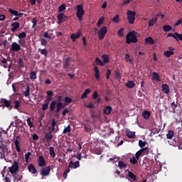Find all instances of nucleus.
<instances>
[{
  "instance_id": "nucleus-1",
  "label": "nucleus",
  "mask_w": 182,
  "mask_h": 182,
  "mask_svg": "<svg viewBox=\"0 0 182 182\" xmlns=\"http://www.w3.org/2000/svg\"><path fill=\"white\" fill-rule=\"evenodd\" d=\"M137 36H136V31H129L126 36V43H137Z\"/></svg>"
},
{
  "instance_id": "nucleus-2",
  "label": "nucleus",
  "mask_w": 182,
  "mask_h": 182,
  "mask_svg": "<svg viewBox=\"0 0 182 182\" xmlns=\"http://www.w3.org/2000/svg\"><path fill=\"white\" fill-rule=\"evenodd\" d=\"M55 126H56V121H55V119H53L51 120V129L50 127H48L49 132L45 134V139L46 140H52L53 139V135H52V133L55 132Z\"/></svg>"
},
{
  "instance_id": "nucleus-3",
  "label": "nucleus",
  "mask_w": 182,
  "mask_h": 182,
  "mask_svg": "<svg viewBox=\"0 0 182 182\" xmlns=\"http://www.w3.org/2000/svg\"><path fill=\"white\" fill-rule=\"evenodd\" d=\"M77 13L76 16L80 21H82L83 15H85V10H83V5L79 4L76 6Z\"/></svg>"
},
{
  "instance_id": "nucleus-4",
  "label": "nucleus",
  "mask_w": 182,
  "mask_h": 182,
  "mask_svg": "<svg viewBox=\"0 0 182 182\" xmlns=\"http://www.w3.org/2000/svg\"><path fill=\"white\" fill-rule=\"evenodd\" d=\"M127 20L129 23L133 24L134 23V20L136 19V13L132 10H128L127 13Z\"/></svg>"
},
{
  "instance_id": "nucleus-5",
  "label": "nucleus",
  "mask_w": 182,
  "mask_h": 182,
  "mask_svg": "<svg viewBox=\"0 0 182 182\" xmlns=\"http://www.w3.org/2000/svg\"><path fill=\"white\" fill-rule=\"evenodd\" d=\"M106 33H107V27L104 26L100 29V31L97 32L100 41H103V39H105Z\"/></svg>"
},
{
  "instance_id": "nucleus-6",
  "label": "nucleus",
  "mask_w": 182,
  "mask_h": 182,
  "mask_svg": "<svg viewBox=\"0 0 182 182\" xmlns=\"http://www.w3.org/2000/svg\"><path fill=\"white\" fill-rule=\"evenodd\" d=\"M9 170L11 174H14L16 171H18L19 170V164L18 161H14V164L9 167Z\"/></svg>"
},
{
  "instance_id": "nucleus-7",
  "label": "nucleus",
  "mask_w": 182,
  "mask_h": 182,
  "mask_svg": "<svg viewBox=\"0 0 182 182\" xmlns=\"http://www.w3.org/2000/svg\"><path fill=\"white\" fill-rule=\"evenodd\" d=\"M50 173V166H46V168H43L40 171V174L43 176V177H46L47 176H49V173Z\"/></svg>"
},
{
  "instance_id": "nucleus-8",
  "label": "nucleus",
  "mask_w": 182,
  "mask_h": 182,
  "mask_svg": "<svg viewBox=\"0 0 182 182\" xmlns=\"http://www.w3.org/2000/svg\"><path fill=\"white\" fill-rule=\"evenodd\" d=\"M10 50L14 52H19V50H21V45L18 44L16 42L12 43Z\"/></svg>"
},
{
  "instance_id": "nucleus-9",
  "label": "nucleus",
  "mask_w": 182,
  "mask_h": 182,
  "mask_svg": "<svg viewBox=\"0 0 182 182\" xmlns=\"http://www.w3.org/2000/svg\"><path fill=\"white\" fill-rule=\"evenodd\" d=\"M78 167H80V162L79 161H76L75 162H73V161H70L68 165V168H78Z\"/></svg>"
},
{
  "instance_id": "nucleus-10",
  "label": "nucleus",
  "mask_w": 182,
  "mask_h": 182,
  "mask_svg": "<svg viewBox=\"0 0 182 182\" xmlns=\"http://www.w3.org/2000/svg\"><path fill=\"white\" fill-rule=\"evenodd\" d=\"M58 21V24L60 25V23H63L65 21H66L68 16H65L63 13H60L57 16Z\"/></svg>"
},
{
  "instance_id": "nucleus-11",
  "label": "nucleus",
  "mask_w": 182,
  "mask_h": 182,
  "mask_svg": "<svg viewBox=\"0 0 182 182\" xmlns=\"http://www.w3.org/2000/svg\"><path fill=\"white\" fill-rule=\"evenodd\" d=\"M137 179V176L134 175V173L132 171L128 172V180L129 181H134L136 182Z\"/></svg>"
},
{
  "instance_id": "nucleus-12",
  "label": "nucleus",
  "mask_w": 182,
  "mask_h": 182,
  "mask_svg": "<svg viewBox=\"0 0 182 182\" xmlns=\"http://www.w3.org/2000/svg\"><path fill=\"white\" fill-rule=\"evenodd\" d=\"M38 164L39 167H43V166H46V161H45V158H43V156H39Z\"/></svg>"
},
{
  "instance_id": "nucleus-13",
  "label": "nucleus",
  "mask_w": 182,
  "mask_h": 182,
  "mask_svg": "<svg viewBox=\"0 0 182 182\" xmlns=\"http://www.w3.org/2000/svg\"><path fill=\"white\" fill-rule=\"evenodd\" d=\"M162 92L166 95H168L170 93V87L167 84H162L161 85Z\"/></svg>"
},
{
  "instance_id": "nucleus-14",
  "label": "nucleus",
  "mask_w": 182,
  "mask_h": 182,
  "mask_svg": "<svg viewBox=\"0 0 182 182\" xmlns=\"http://www.w3.org/2000/svg\"><path fill=\"white\" fill-rule=\"evenodd\" d=\"M19 23L18 22H14L13 23H11V32H16V30L17 29H19Z\"/></svg>"
},
{
  "instance_id": "nucleus-15",
  "label": "nucleus",
  "mask_w": 182,
  "mask_h": 182,
  "mask_svg": "<svg viewBox=\"0 0 182 182\" xmlns=\"http://www.w3.org/2000/svg\"><path fill=\"white\" fill-rule=\"evenodd\" d=\"M70 58H66L63 60V65L64 69H68V68L70 66Z\"/></svg>"
},
{
  "instance_id": "nucleus-16",
  "label": "nucleus",
  "mask_w": 182,
  "mask_h": 182,
  "mask_svg": "<svg viewBox=\"0 0 182 182\" xmlns=\"http://www.w3.org/2000/svg\"><path fill=\"white\" fill-rule=\"evenodd\" d=\"M151 80H156V82H161V79H160V75L156 72L152 73Z\"/></svg>"
},
{
  "instance_id": "nucleus-17",
  "label": "nucleus",
  "mask_w": 182,
  "mask_h": 182,
  "mask_svg": "<svg viewBox=\"0 0 182 182\" xmlns=\"http://www.w3.org/2000/svg\"><path fill=\"white\" fill-rule=\"evenodd\" d=\"M28 170L32 174H36V168L33 164H29L28 166Z\"/></svg>"
},
{
  "instance_id": "nucleus-18",
  "label": "nucleus",
  "mask_w": 182,
  "mask_h": 182,
  "mask_svg": "<svg viewBox=\"0 0 182 182\" xmlns=\"http://www.w3.org/2000/svg\"><path fill=\"white\" fill-rule=\"evenodd\" d=\"M79 38H80V31H78L77 33H73L70 36V38L72 39V41H73V42H75V41H76V39Z\"/></svg>"
},
{
  "instance_id": "nucleus-19",
  "label": "nucleus",
  "mask_w": 182,
  "mask_h": 182,
  "mask_svg": "<svg viewBox=\"0 0 182 182\" xmlns=\"http://www.w3.org/2000/svg\"><path fill=\"white\" fill-rule=\"evenodd\" d=\"M30 92H31V87H29V85H26V91H23L22 94L26 97H29V96H31Z\"/></svg>"
},
{
  "instance_id": "nucleus-20",
  "label": "nucleus",
  "mask_w": 182,
  "mask_h": 182,
  "mask_svg": "<svg viewBox=\"0 0 182 182\" xmlns=\"http://www.w3.org/2000/svg\"><path fill=\"white\" fill-rule=\"evenodd\" d=\"M126 134L129 139H134L136 137V132L132 131H127Z\"/></svg>"
},
{
  "instance_id": "nucleus-21",
  "label": "nucleus",
  "mask_w": 182,
  "mask_h": 182,
  "mask_svg": "<svg viewBox=\"0 0 182 182\" xmlns=\"http://www.w3.org/2000/svg\"><path fill=\"white\" fill-rule=\"evenodd\" d=\"M112 110H113V109H112V107L108 105L104 108L103 113L104 114H109V113H112Z\"/></svg>"
},
{
  "instance_id": "nucleus-22",
  "label": "nucleus",
  "mask_w": 182,
  "mask_h": 182,
  "mask_svg": "<svg viewBox=\"0 0 182 182\" xmlns=\"http://www.w3.org/2000/svg\"><path fill=\"white\" fill-rule=\"evenodd\" d=\"M1 102H2L3 105H4V106L6 107H11V105H12L11 101H8V100H6L5 98L1 99Z\"/></svg>"
},
{
  "instance_id": "nucleus-23",
  "label": "nucleus",
  "mask_w": 182,
  "mask_h": 182,
  "mask_svg": "<svg viewBox=\"0 0 182 182\" xmlns=\"http://www.w3.org/2000/svg\"><path fill=\"white\" fill-rule=\"evenodd\" d=\"M18 139H19V136H16V139L14 141V144L16 146V151H18V153H20L21 147L19 146V141L18 140Z\"/></svg>"
},
{
  "instance_id": "nucleus-24",
  "label": "nucleus",
  "mask_w": 182,
  "mask_h": 182,
  "mask_svg": "<svg viewBox=\"0 0 182 182\" xmlns=\"http://www.w3.org/2000/svg\"><path fill=\"white\" fill-rule=\"evenodd\" d=\"M95 76L97 80H99L100 79V74L99 72V68H97V66L95 67Z\"/></svg>"
},
{
  "instance_id": "nucleus-25",
  "label": "nucleus",
  "mask_w": 182,
  "mask_h": 182,
  "mask_svg": "<svg viewBox=\"0 0 182 182\" xmlns=\"http://www.w3.org/2000/svg\"><path fill=\"white\" fill-rule=\"evenodd\" d=\"M145 43H148V45H154L155 42L153 40V38L148 37L145 39Z\"/></svg>"
},
{
  "instance_id": "nucleus-26",
  "label": "nucleus",
  "mask_w": 182,
  "mask_h": 182,
  "mask_svg": "<svg viewBox=\"0 0 182 182\" xmlns=\"http://www.w3.org/2000/svg\"><path fill=\"white\" fill-rule=\"evenodd\" d=\"M127 87H129V89H133L134 86H136V83H134V81H128L126 84Z\"/></svg>"
},
{
  "instance_id": "nucleus-27",
  "label": "nucleus",
  "mask_w": 182,
  "mask_h": 182,
  "mask_svg": "<svg viewBox=\"0 0 182 182\" xmlns=\"http://www.w3.org/2000/svg\"><path fill=\"white\" fill-rule=\"evenodd\" d=\"M173 137H174V131L169 130L166 134V139L170 140L173 139Z\"/></svg>"
},
{
  "instance_id": "nucleus-28",
  "label": "nucleus",
  "mask_w": 182,
  "mask_h": 182,
  "mask_svg": "<svg viewBox=\"0 0 182 182\" xmlns=\"http://www.w3.org/2000/svg\"><path fill=\"white\" fill-rule=\"evenodd\" d=\"M49 153L50 156H51L53 159H55V157L56 156V154H55V148H53V146H50L49 148Z\"/></svg>"
},
{
  "instance_id": "nucleus-29",
  "label": "nucleus",
  "mask_w": 182,
  "mask_h": 182,
  "mask_svg": "<svg viewBox=\"0 0 182 182\" xmlns=\"http://www.w3.org/2000/svg\"><path fill=\"white\" fill-rule=\"evenodd\" d=\"M150 112L149 111H144L142 113V116L144 117V119H146V120H149V119H150Z\"/></svg>"
},
{
  "instance_id": "nucleus-30",
  "label": "nucleus",
  "mask_w": 182,
  "mask_h": 182,
  "mask_svg": "<svg viewBox=\"0 0 182 182\" xmlns=\"http://www.w3.org/2000/svg\"><path fill=\"white\" fill-rule=\"evenodd\" d=\"M173 30V27H171L170 25H165L163 26V31L164 32H170V31Z\"/></svg>"
},
{
  "instance_id": "nucleus-31",
  "label": "nucleus",
  "mask_w": 182,
  "mask_h": 182,
  "mask_svg": "<svg viewBox=\"0 0 182 182\" xmlns=\"http://www.w3.org/2000/svg\"><path fill=\"white\" fill-rule=\"evenodd\" d=\"M164 55L166 56V58H170V56L174 55V52L173 50H166L164 51Z\"/></svg>"
},
{
  "instance_id": "nucleus-32",
  "label": "nucleus",
  "mask_w": 182,
  "mask_h": 182,
  "mask_svg": "<svg viewBox=\"0 0 182 182\" xmlns=\"http://www.w3.org/2000/svg\"><path fill=\"white\" fill-rule=\"evenodd\" d=\"M155 22H157V17L152 18L149 22V28H151V26H154Z\"/></svg>"
},
{
  "instance_id": "nucleus-33",
  "label": "nucleus",
  "mask_w": 182,
  "mask_h": 182,
  "mask_svg": "<svg viewBox=\"0 0 182 182\" xmlns=\"http://www.w3.org/2000/svg\"><path fill=\"white\" fill-rule=\"evenodd\" d=\"M89 93H90V89H86L85 90V92H83V94L81 96V99H86V97H87V95H89Z\"/></svg>"
},
{
  "instance_id": "nucleus-34",
  "label": "nucleus",
  "mask_w": 182,
  "mask_h": 182,
  "mask_svg": "<svg viewBox=\"0 0 182 182\" xmlns=\"http://www.w3.org/2000/svg\"><path fill=\"white\" fill-rule=\"evenodd\" d=\"M104 63H109V55L104 54L102 55Z\"/></svg>"
},
{
  "instance_id": "nucleus-35",
  "label": "nucleus",
  "mask_w": 182,
  "mask_h": 182,
  "mask_svg": "<svg viewBox=\"0 0 182 182\" xmlns=\"http://www.w3.org/2000/svg\"><path fill=\"white\" fill-rule=\"evenodd\" d=\"M55 106H56V100L51 102V103L50 104V112H53V110H55Z\"/></svg>"
},
{
  "instance_id": "nucleus-36",
  "label": "nucleus",
  "mask_w": 182,
  "mask_h": 182,
  "mask_svg": "<svg viewBox=\"0 0 182 182\" xmlns=\"http://www.w3.org/2000/svg\"><path fill=\"white\" fill-rule=\"evenodd\" d=\"M124 59L126 62H128L129 63H131V65H133V60L130 59V55L129 54H126Z\"/></svg>"
},
{
  "instance_id": "nucleus-37",
  "label": "nucleus",
  "mask_w": 182,
  "mask_h": 182,
  "mask_svg": "<svg viewBox=\"0 0 182 182\" xmlns=\"http://www.w3.org/2000/svg\"><path fill=\"white\" fill-rule=\"evenodd\" d=\"M120 21V16L119 14H117L114 18H112V22H114V23H119Z\"/></svg>"
},
{
  "instance_id": "nucleus-38",
  "label": "nucleus",
  "mask_w": 182,
  "mask_h": 182,
  "mask_svg": "<svg viewBox=\"0 0 182 182\" xmlns=\"http://www.w3.org/2000/svg\"><path fill=\"white\" fill-rule=\"evenodd\" d=\"M27 124L29 126L30 129H32L33 127V122L31 121V117H28L26 119Z\"/></svg>"
},
{
  "instance_id": "nucleus-39",
  "label": "nucleus",
  "mask_w": 182,
  "mask_h": 182,
  "mask_svg": "<svg viewBox=\"0 0 182 182\" xmlns=\"http://www.w3.org/2000/svg\"><path fill=\"white\" fill-rule=\"evenodd\" d=\"M118 166L119 167V168H126L127 165H126V164H124V162H123L122 161H119Z\"/></svg>"
},
{
  "instance_id": "nucleus-40",
  "label": "nucleus",
  "mask_w": 182,
  "mask_h": 182,
  "mask_svg": "<svg viewBox=\"0 0 182 182\" xmlns=\"http://www.w3.org/2000/svg\"><path fill=\"white\" fill-rule=\"evenodd\" d=\"M147 144V141H143V140L140 139L139 141V146L141 149H143Z\"/></svg>"
},
{
  "instance_id": "nucleus-41",
  "label": "nucleus",
  "mask_w": 182,
  "mask_h": 182,
  "mask_svg": "<svg viewBox=\"0 0 182 182\" xmlns=\"http://www.w3.org/2000/svg\"><path fill=\"white\" fill-rule=\"evenodd\" d=\"M30 79H31V80H35L36 79V73L35 71L31 72Z\"/></svg>"
},
{
  "instance_id": "nucleus-42",
  "label": "nucleus",
  "mask_w": 182,
  "mask_h": 182,
  "mask_svg": "<svg viewBox=\"0 0 182 182\" xmlns=\"http://www.w3.org/2000/svg\"><path fill=\"white\" fill-rule=\"evenodd\" d=\"M18 65L20 66V68H25V63L22 58L18 59Z\"/></svg>"
},
{
  "instance_id": "nucleus-43",
  "label": "nucleus",
  "mask_w": 182,
  "mask_h": 182,
  "mask_svg": "<svg viewBox=\"0 0 182 182\" xmlns=\"http://www.w3.org/2000/svg\"><path fill=\"white\" fill-rule=\"evenodd\" d=\"M96 65H100V66H104L105 63H102L99 58H96L95 60Z\"/></svg>"
},
{
  "instance_id": "nucleus-44",
  "label": "nucleus",
  "mask_w": 182,
  "mask_h": 182,
  "mask_svg": "<svg viewBox=\"0 0 182 182\" xmlns=\"http://www.w3.org/2000/svg\"><path fill=\"white\" fill-rule=\"evenodd\" d=\"M124 31V28H119L117 31L118 36H120V38H123V36H124L123 31Z\"/></svg>"
},
{
  "instance_id": "nucleus-45",
  "label": "nucleus",
  "mask_w": 182,
  "mask_h": 182,
  "mask_svg": "<svg viewBox=\"0 0 182 182\" xmlns=\"http://www.w3.org/2000/svg\"><path fill=\"white\" fill-rule=\"evenodd\" d=\"M109 161H112V163L114 164L117 163V161H120V159H119V157L114 156L112 158H110Z\"/></svg>"
},
{
  "instance_id": "nucleus-46",
  "label": "nucleus",
  "mask_w": 182,
  "mask_h": 182,
  "mask_svg": "<svg viewBox=\"0 0 182 182\" xmlns=\"http://www.w3.org/2000/svg\"><path fill=\"white\" fill-rule=\"evenodd\" d=\"M66 9V5L65 4H61L59 7H58V12H63V11H65Z\"/></svg>"
},
{
  "instance_id": "nucleus-47",
  "label": "nucleus",
  "mask_w": 182,
  "mask_h": 182,
  "mask_svg": "<svg viewBox=\"0 0 182 182\" xmlns=\"http://www.w3.org/2000/svg\"><path fill=\"white\" fill-rule=\"evenodd\" d=\"M65 105H69V103H72V100L69 97H65L64 98Z\"/></svg>"
},
{
  "instance_id": "nucleus-48",
  "label": "nucleus",
  "mask_w": 182,
  "mask_h": 182,
  "mask_svg": "<svg viewBox=\"0 0 182 182\" xmlns=\"http://www.w3.org/2000/svg\"><path fill=\"white\" fill-rule=\"evenodd\" d=\"M32 29L35 28V27L36 26V25H38V20L36 19V18H33L32 20Z\"/></svg>"
},
{
  "instance_id": "nucleus-49",
  "label": "nucleus",
  "mask_w": 182,
  "mask_h": 182,
  "mask_svg": "<svg viewBox=\"0 0 182 182\" xmlns=\"http://www.w3.org/2000/svg\"><path fill=\"white\" fill-rule=\"evenodd\" d=\"M141 154H143V152L139 149L135 154L136 160H139V159H140V156H141Z\"/></svg>"
},
{
  "instance_id": "nucleus-50",
  "label": "nucleus",
  "mask_w": 182,
  "mask_h": 182,
  "mask_svg": "<svg viewBox=\"0 0 182 182\" xmlns=\"http://www.w3.org/2000/svg\"><path fill=\"white\" fill-rule=\"evenodd\" d=\"M137 160L139 159H137L136 156H133L132 159H130V163H132V164H137V163H139Z\"/></svg>"
},
{
  "instance_id": "nucleus-51",
  "label": "nucleus",
  "mask_w": 182,
  "mask_h": 182,
  "mask_svg": "<svg viewBox=\"0 0 182 182\" xmlns=\"http://www.w3.org/2000/svg\"><path fill=\"white\" fill-rule=\"evenodd\" d=\"M9 12H10V14H11V15H14V16H18V11L12 9H9Z\"/></svg>"
},
{
  "instance_id": "nucleus-52",
  "label": "nucleus",
  "mask_w": 182,
  "mask_h": 182,
  "mask_svg": "<svg viewBox=\"0 0 182 182\" xmlns=\"http://www.w3.org/2000/svg\"><path fill=\"white\" fill-rule=\"evenodd\" d=\"M70 132H71V128L70 125H68L63 129V133H70Z\"/></svg>"
},
{
  "instance_id": "nucleus-53",
  "label": "nucleus",
  "mask_w": 182,
  "mask_h": 182,
  "mask_svg": "<svg viewBox=\"0 0 182 182\" xmlns=\"http://www.w3.org/2000/svg\"><path fill=\"white\" fill-rule=\"evenodd\" d=\"M14 109H19V107L21 106V102L16 100L14 102Z\"/></svg>"
},
{
  "instance_id": "nucleus-54",
  "label": "nucleus",
  "mask_w": 182,
  "mask_h": 182,
  "mask_svg": "<svg viewBox=\"0 0 182 182\" xmlns=\"http://www.w3.org/2000/svg\"><path fill=\"white\" fill-rule=\"evenodd\" d=\"M41 43L42 46H46V45H48V41L45 38H41Z\"/></svg>"
},
{
  "instance_id": "nucleus-55",
  "label": "nucleus",
  "mask_w": 182,
  "mask_h": 182,
  "mask_svg": "<svg viewBox=\"0 0 182 182\" xmlns=\"http://www.w3.org/2000/svg\"><path fill=\"white\" fill-rule=\"evenodd\" d=\"M49 107V103L46 102L42 105V110H48Z\"/></svg>"
},
{
  "instance_id": "nucleus-56",
  "label": "nucleus",
  "mask_w": 182,
  "mask_h": 182,
  "mask_svg": "<svg viewBox=\"0 0 182 182\" xmlns=\"http://www.w3.org/2000/svg\"><path fill=\"white\" fill-rule=\"evenodd\" d=\"M104 21L105 18L103 17H101L97 21V26H100L103 23Z\"/></svg>"
},
{
  "instance_id": "nucleus-57",
  "label": "nucleus",
  "mask_w": 182,
  "mask_h": 182,
  "mask_svg": "<svg viewBox=\"0 0 182 182\" xmlns=\"http://www.w3.org/2000/svg\"><path fill=\"white\" fill-rule=\"evenodd\" d=\"M26 36V33L22 32L18 34L19 39H23Z\"/></svg>"
},
{
  "instance_id": "nucleus-58",
  "label": "nucleus",
  "mask_w": 182,
  "mask_h": 182,
  "mask_svg": "<svg viewBox=\"0 0 182 182\" xmlns=\"http://www.w3.org/2000/svg\"><path fill=\"white\" fill-rule=\"evenodd\" d=\"M41 54L44 55V56H48V50H46V48L41 50Z\"/></svg>"
},
{
  "instance_id": "nucleus-59",
  "label": "nucleus",
  "mask_w": 182,
  "mask_h": 182,
  "mask_svg": "<svg viewBox=\"0 0 182 182\" xmlns=\"http://www.w3.org/2000/svg\"><path fill=\"white\" fill-rule=\"evenodd\" d=\"M31 154H32L31 152H28L27 154H25V160L26 163H28V161L29 160V157H31Z\"/></svg>"
},
{
  "instance_id": "nucleus-60",
  "label": "nucleus",
  "mask_w": 182,
  "mask_h": 182,
  "mask_svg": "<svg viewBox=\"0 0 182 182\" xmlns=\"http://www.w3.org/2000/svg\"><path fill=\"white\" fill-rule=\"evenodd\" d=\"M110 75H112V70H110V69H108L106 73V79L109 80L110 77Z\"/></svg>"
},
{
  "instance_id": "nucleus-61",
  "label": "nucleus",
  "mask_w": 182,
  "mask_h": 182,
  "mask_svg": "<svg viewBox=\"0 0 182 182\" xmlns=\"http://www.w3.org/2000/svg\"><path fill=\"white\" fill-rule=\"evenodd\" d=\"M175 35H176V41H182V34L178 33H175Z\"/></svg>"
},
{
  "instance_id": "nucleus-62",
  "label": "nucleus",
  "mask_w": 182,
  "mask_h": 182,
  "mask_svg": "<svg viewBox=\"0 0 182 182\" xmlns=\"http://www.w3.org/2000/svg\"><path fill=\"white\" fill-rule=\"evenodd\" d=\"M86 107H87L88 109H95V104L91 102L86 106Z\"/></svg>"
},
{
  "instance_id": "nucleus-63",
  "label": "nucleus",
  "mask_w": 182,
  "mask_h": 182,
  "mask_svg": "<svg viewBox=\"0 0 182 182\" xmlns=\"http://www.w3.org/2000/svg\"><path fill=\"white\" fill-rule=\"evenodd\" d=\"M171 107H172L173 112H176V109H177V104H176V102H173L171 105Z\"/></svg>"
},
{
  "instance_id": "nucleus-64",
  "label": "nucleus",
  "mask_w": 182,
  "mask_h": 182,
  "mask_svg": "<svg viewBox=\"0 0 182 182\" xmlns=\"http://www.w3.org/2000/svg\"><path fill=\"white\" fill-rule=\"evenodd\" d=\"M63 107H65V106H63V103H62V102H58L57 103V108L58 109H60H60H63Z\"/></svg>"
}]
</instances>
